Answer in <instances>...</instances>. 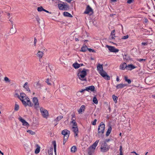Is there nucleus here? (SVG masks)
Listing matches in <instances>:
<instances>
[{"label":"nucleus","mask_w":155,"mask_h":155,"mask_svg":"<svg viewBox=\"0 0 155 155\" xmlns=\"http://www.w3.org/2000/svg\"><path fill=\"white\" fill-rule=\"evenodd\" d=\"M145 59H138V61H145Z\"/></svg>","instance_id":"obj_51"},{"label":"nucleus","mask_w":155,"mask_h":155,"mask_svg":"<svg viewBox=\"0 0 155 155\" xmlns=\"http://www.w3.org/2000/svg\"><path fill=\"white\" fill-rule=\"evenodd\" d=\"M44 12H47V13H50V14H51V12H49V11H47V10H45V9H44Z\"/></svg>","instance_id":"obj_53"},{"label":"nucleus","mask_w":155,"mask_h":155,"mask_svg":"<svg viewBox=\"0 0 155 155\" xmlns=\"http://www.w3.org/2000/svg\"><path fill=\"white\" fill-rule=\"evenodd\" d=\"M4 81L6 82H10V80L7 77H5L4 78Z\"/></svg>","instance_id":"obj_42"},{"label":"nucleus","mask_w":155,"mask_h":155,"mask_svg":"<svg viewBox=\"0 0 155 155\" xmlns=\"http://www.w3.org/2000/svg\"><path fill=\"white\" fill-rule=\"evenodd\" d=\"M99 142V140H96L91 146H90L89 147L95 150V148L98 145Z\"/></svg>","instance_id":"obj_15"},{"label":"nucleus","mask_w":155,"mask_h":155,"mask_svg":"<svg viewBox=\"0 0 155 155\" xmlns=\"http://www.w3.org/2000/svg\"><path fill=\"white\" fill-rule=\"evenodd\" d=\"M129 37V36L127 35L125 36H124L122 37L121 38L122 39H126L127 38H128Z\"/></svg>","instance_id":"obj_43"},{"label":"nucleus","mask_w":155,"mask_h":155,"mask_svg":"<svg viewBox=\"0 0 155 155\" xmlns=\"http://www.w3.org/2000/svg\"><path fill=\"white\" fill-rule=\"evenodd\" d=\"M75 40L76 41H79L78 39V38H75Z\"/></svg>","instance_id":"obj_64"},{"label":"nucleus","mask_w":155,"mask_h":155,"mask_svg":"<svg viewBox=\"0 0 155 155\" xmlns=\"http://www.w3.org/2000/svg\"><path fill=\"white\" fill-rule=\"evenodd\" d=\"M89 51H90V52H95V51L93 50V49H89Z\"/></svg>","instance_id":"obj_54"},{"label":"nucleus","mask_w":155,"mask_h":155,"mask_svg":"<svg viewBox=\"0 0 155 155\" xmlns=\"http://www.w3.org/2000/svg\"><path fill=\"white\" fill-rule=\"evenodd\" d=\"M93 101L95 104H98V101L96 97H94Z\"/></svg>","instance_id":"obj_35"},{"label":"nucleus","mask_w":155,"mask_h":155,"mask_svg":"<svg viewBox=\"0 0 155 155\" xmlns=\"http://www.w3.org/2000/svg\"><path fill=\"white\" fill-rule=\"evenodd\" d=\"M116 81L118 82L119 81V78L118 76H117V78H116Z\"/></svg>","instance_id":"obj_58"},{"label":"nucleus","mask_w":155,"mask_h":155,"mask_svg":"<svg viewBox=\"0 0 155 155\" xmlns=\"http://www.w3.org/2000/svg\"><path fill=\"white\" fill-rule=\"evenodd\" d=\"M15 96L18 98L24 106H28L30 107L32 106V104L30 101L29 98L24 93H21L20 95L18 94H16Z\"/></svg>","instance_id":"obj_1"},{"label":"nucleus","mask_w":155,"mask_h":155,"mask_svg":"<svg viewBox=\"0 0 155 155\" xmlns=\"http://www.w3.org/2000/svg\"><path fill=\"white\" fill-rule=\"evenodd\" d=\"M145 22L146 23H147L148 22V20L147 19H145Z\"/></svg>","instance_id":"obj_60"},{"label":"nucleus","mask_w":155,"mask_h":155,"mask_svg":"<svg viewBox=\"0 0 155 155\" xmlns=\"http://www.w3.org/2000/svg\"><path fill=\"white\" fill-rule=\"evenodd\" d=\"M27 132L28 133H29V134H30L31 135H35V132H34V131H33L32 130H27Z\"/></svg>","instance_id":"obj_38"},{"label":"nucleus","mask_w":155,"mask_h":155,"mask_svg":"<svg viewBox=\"0 0 155 155\" xmlns=\"http://www.w3.org/2000/svg\"><path fill=\"white\" fill-rule=\"evenodd\" d=\"M23 87L26 91L29 92H30V90L29 88L28 83L27 82H26L25 83V84H24Z\"/></svg>","instance_id":"obj_22"},{"label":"nucleus","mask_w":155,"mask_h":155,"mask_svg":"<svg viewBox=\"0 0 155 155\" xmlns=\"http://www.w3.org/2000/svg\"><path fill=\"white\" fill-rule=\"evenodd\" d=\"M40 112L43 117L45 118H47L48 115V111L43 107L40 108Z\"/></svg>","instance_id":"obj_8"},{"label":"nucleus","mask_w":155,"mask_h":155,"mask_svg":"<svg viewBox=\"0 0 155 155\" xmlns=\"http://www.w3.org/2000/svg\"><path fill=\"white\" fill-rule=\"evenodd\" d=\"M10 32L12 33H15L16 32L15 29L12 28L10 30Z\"/></svg>","instance_id":"obj_44"},{"label":"nucleus","mask_w":155,"mask_h":155,"mask_svg":"<svg viewBox=\"0 0 155 155\" xmlns=\"http://www.w3.org/2000/svg\"><path fill=\"white\" fill-rule=\"evenodd\" d=\"M117 0H111V1L113 2H116Z\"/></svg>","instance_id":"obj_63"},{"label":"nucleus","mask_w":155,"mask_h":155,"mask_svg":"<svg viewBox=\"0 0 155 155\" xmlns=\"http://www.w3.org/2000/svg\"><path fill=\"white\" fill-rule=\"evenodd\" d=\"M67 140H64H64L63 143V144H64L65 143V142H66Z\"/></svg>","instance_id":"obj_59"},{"label":"nucleus","mask_w":155,"mask_h":155,"mask_svg":"<svg viewBox=\"0 0 155 155\" xmlns=\"http://www.w3.org/2000/svg\"><path fill=\"white\" fill-rule=\"evenodd\" d=\"M93 13V10L89 5L87 6L85 11L84 12L85 14H88L91 13V14Z\"/></svg>","instance_id":"obj_13"},{"label":"nucleus","mask_w":155,"mask_h":155,"mask_svg":"<svg viewBox=\"0 0 155 155\" xmlns=\"http://www.w3.org/2000/svg\"><path fill=\"white\" fill-rule=\"evenodd\" d=\"M124 79L125 81L127 82L128 84H130L131 83V80L129 79H128L127 76H125L124 77Z\"/></svg>","instance_id":"obj_37"},{"label":"nucleus","mask_w":155,"mask_h":155,"mask_svg":"<svg viewBox=\"0 0 155 155\" xmlns=\"http://www.w3.org/2000/svg\"><path fill=\"white\" fill-rule=\"evenodd\" d=\"M18 119L22 123L23 126L27 127H29V124L24 119L22 118L21 117V116L19 117Z\"/></svg>","instance_id":"obj_11"},{"label":"nucleus","mask_w":155,"mask_h":155,"mask_svg":"<svg viewBox=\"0 0 155 155\" xmlns=\"http://www.w3.org/2000/svg\"><path fill=\"white\" fill-rule=\"evenodd\" d=\"M105 125L103 123V122H101L98 128V133L99 134H102L104 133L105 129Z\"/></svg>","instance_id":"obj_6"},{"label":"nucleus","mask_w":155,"mask_h":155,"mask_svg":"<svg viewBox=\"0 0 155 155\" xmlns=\"http://www.w3.org/2000/svg\"><path fill=\"white\" fill-rule=\"evenodd\" d=\"M0 153H1L2 155H4V153L3 152H2V151L0 150Z\"/></svg>","instance_id":"obj_62"},{"label":"nucleus","mask_w":155,"mask_h":155,"mask_svg":"<svg viewBox=\"0 0 155 155\" xmlns=\"http://www.w3.org/2000/svg\"><path fill=\"white\" fill-rule=\"evenodd\" d=\"M48 153L49 155H53V148L52 147L51 148L48 150Z\"/></svg>","instance_id":"obj_34"},{"label":"nucleus","mask_w":155,"mask_h":155,"mask_svg":"<svg viewBox=\"0 0 155 155\" xmlns=\"http://www.w3.org/2000/svg\"><path fill=\"white\" fill-rule=\"evenodd\" d=\"M115 30H113L111 32L110 35H115Z\"/></svg>","instance_id":"obj_47"},{"label":"nucleus","mask_w":155,"mask_h":155,"mask_svg":"<svg viewBox=\"0 0 155 155\" xmlns=\"http://www.w3.org/2000/svg\"><path fill=\"white\" fill-rule=\"evenodd\" d=\"M54 152H55V155H56V144L55 141L54 142Z\"/></svg>","instance_id":"obj_36"},{"label":"nucleus","mask_w":155,"mask_h":155,"mask_svg":"<svg viewBox=\"0 0 155 155\" xmlns=\"http://www.w3.org/2000/svg\"><path fill=\"white\" fill-rule=\"evenodd\" d=\"M126 86V85L122 84H119L117 85L116 87L117 89L122 88Z\"/></svg>","instance_id":"obj_21"},{"label":"nucleus","mask_w":155,"mask_h":155,"mask_svg":"<svg viewBox=\"0 0 155 155\" xmlns=\"http://www.w3.org/2000/svg\"><path fill=\"white\" fill-rule=\"evenodd\" d=\"M85 110V106L84 105H82L80 107V109L78 110V112L79 114H82Z\"/></svg>","instance_id":"obj_17"},{"label":"nucleus","mask_w":155,"mask_h":155,"mask_svg":"<svg viewBox=\"0 0 155 155\" xmlns=\"http://www.w3.org/2000/svg\"><path fill=\"white\" fill-rule=\"evenodd\" d=\"M77 150V148L76 146H74L72 147L71 148V152L72 153H74Z\"/></svg>","instance_id":"obj_30"},{"label":"nucleus","mask_w":155,"mask_h":155,"mask_svg":"<svg viewBox=\"0 0 155 155\" xmlns=\"http://www.w3.org/2000/svg\"><path fill=\"white\" fill-rule=\"evenodd\" d=\"M112 130V128L111 127H109L106 132V135L107 136H108L110 134Z\"/></svg>","instance_id":"obj_29"},{"label":"nucleus","mask_w":155,"mask_h":155,"mask_svg":"<svg viewBox=\"0 0 155 155\" xmlns=\"http://www.w3.org/2000/svg\"><path fill=\"white\" fill-rule=\"evenodd\" d=\"M73 66L75 68L77 69L80 67V64L75 63L73 64Z\"/></svg>","instance_id":"obj_27"},{"label":"nucleus","mask_w":155,"mask_h":155,"mask_svg":"<svg viewBox=\"0 0 155 155\" xmlns=\"http://www.w3.org/2000/svg\"><path fill=\"white\" fill-rule=\"evenodd\" d=\"M120 153H122V146H120Z\"/></svg>","instance_id":"obj_49"},{"label":"nucleus","mask_w":155,"mask_h":155,"mask_svg":"<svg viewBox=\"0 0 155 155\" xmlns=\"http://www.w3.org/2000/svg\"><path fill=\"white\" fill-rule=\"evenodd\" d=\"M116 36L115 35H110V39L113 40L115 42H117L119 41V39L118 38H116L115 39Z\"/></svg>","instance_id":"obj_20"},{"label":"nucleus","mask_w":155,"mask_h":155,"mask_svg":"<svg viewBox=\"0 0 155 155\" xmlns=\"http://www.w3.org/2000/svg\"><path fill=\"white\" fill-rule=\"evenodd\" d=\"M112 97L114 101L115 102V103H117V100L118 99V97L117 96H115L114 95H113L112 96Z\"/></svg>","instance_id":"obj_32"},{"label":"nucleus","mask_w":155,"mask_h":155,"mask_svg":"<svg viewBox=\"0 0 155 155\" xmlns=\"http://www.w3.org/2000/svg\"><path fill=\"white\" fill-rule=\"evenodd\" d=\"M66 2L68 3H70L72 0H65Z\"/></svg>","instance_id":"obj_55"},{"label":"nucleus","mask_w":155,"mask_h":155,"mask_svg":"<svg viewBox=\"0 0 155 155\" xmlns=\"http://www.w3.org/2000/svg\"><path fill=\"white\" fill-rule=\"evenodd\" d=\"M72 118H73V119H74L75 120V115H72Z\"/></svg>","instance_id":"obj_57"},{"label":"nucleus","mask_w":155,"mask_h":155,"mask_svg":"<svg viewBox=\"0 0 155 155\" xmlns=\"http://www.w3.org/2000/svg\"><path fill=\"white\" fill-rule=\"evenodd\" d=\"M63 15L65 17H72V16L68 12H65L63 13Z\"/></svg>","instance_id":"obj_25"},{"label":"nucleus","mask_w":155,"mask_h":155,"mask_svg":"<svg viewBox=\"0 0 155 155\" xmlns=\"http://www.w3.org/2000/svg\"><path fill=\"white\" fill-rule=\"evenodd\" d=\"M61 133L64 136V140H67L69 137L70 134V131L65 129L62 131Z\"/></svg>","instance_id":"obj_7"},{"label":"nucleus","mask_w":155,"mask_h":155,"mask_svg":"<svg viewBox=\"0 0 155 155\" xmlns=\"http://www.w3.org/2000/svg\"><path fill=\"white\" fill-rule=\"evenodd\" d=\"M10 14L9 13H7V15L9 17H10Z\"/></svg>","instance_id":"obj_61"},{"label":"nucleus","mask_w":155,"mask_h":155,"mask_svg":"<svg viewBox=\"0 0 155 155\" xmlns=\"http://www.w3.org/2000/svg\"><path fill=\"white\" fill-rule=\"evenodd\" d=\"M44 9L43 8V7L41 6L40 7H38L37 8V10L38 12H41L42 11H44Z\"/></svg>","instance_id":"obj_40"},{"label":"nucleus","mask_w":155,"mask_h":155,"mask_svg":"<svg viewBox=\"0 0 155 155\" xmlns=\"http://www.w3.org/2000/svg\"><path fill=\"white\" fill-rule=\"evenodd\" d=\"M97 122V120L96 119H94L93 122H92V124L94 125H95L96 124V123Z\"/></svg>","instance_id":"obj_48"},{"label":"nucleus","mask_w":155,"mask_h":155,"mask_svg":"<svg viewBox=\"0 0 155 155\" xmlns=\"http://www.w3.org/2000/svg\"><path fill=\"white\" fill-rule=\"evenodd\" d=\"M46 82L48 85H51V83L53 84H54L53 81L51 80V78L50 79H49V78L47 79L46 80Z\"/></svg>","instance_id":"obj_23"},{"label":"nucleus","mask_w":155,"mask_h":155,"mask_svg":"<svg viewBox=\"0 0 155 155\" xmlns=\"http://www.w3.org/2000/svg\"><path fill=\"white\" fill-rule=\"evenodd\" d=\"M63 117L62 116H59L57 118V120L58 121H59Z\"/></svg>","instance_id":"obj_45"},{"label":"nucleus","mask_w":155,"mask_h":155,"mask_svg":"<svg viewBox=\"0 0 155 155\" xmlns=\"http://www.w3.org/2000/svg\"><path fill=\"white\" fill-rule=\"evenodd\" d=\"M127 65L126 63L124 62L120 64V69L121 70H125V69H127Z\"/></svg>","instance_id":"obj_16"},{"label":"nucleus","mask_w":155,"mask_h":155,"mask_svg":"<svg viewBox=\"0 0 155 155\" xmlns=\"http://www.w3.org/2000/svg\"><path fill=\"white\" fill-rule=\"evenodd\" d=\"M25 148L26 151L27 153H29L30 152L31 150L29 146H27L26 145L25 146Z\"/></svg>","instance_id":"obj_28"},{"label":"nucleus","mask_w":155,"mask_h":155,"mask_svg":"<svg viewBox=\"0 0 155 155\" xmlns=\"http://www.w3.org/2000/svg\"><path fill=\"white\" fill-rule=\"evenodd\" d=\"M35 19H36L38 23L40 24V18L38 16H37L35 17Z\"/></svg>","instance_id":"obj_39"},{"label":"nucleus","mask_w":155,"mask_h":155,"mask_svg":"<svg viewBox=\"0 0 155 155\" xmlns=\"http://www.w3.org/2000/svg\"><path fill=\"white\" fill-rule=\"evenodd\" d=\"M19 109V105L17 104H15V111H17Z\"/></svg>","instance_id":"obj_41"},{"label":"nucleus","mask_w":155,"mask_h":155,"mask_svg":"<svg viewBox=\"0 0 155 155\" xmlns=\"http://www.w3.org/2000/svg\"><path fill=\"white\" fill-rule=\"evenodd\" d=\"M95 87L93 85H91V86H89L85 87V89L84 90L87 91H88L89 92L90 91H94Z\"/></svg>","instance_id":"obj_14"},{"label":"nucleus","mask_w":155,"mask_h":155,"mask_svg":"<svg viewBox=\"0 0 155 155\" xmlns=\"http://www.w3.org/2000/svg\"><path fill=\"white\" fill-rule=\"evenodd\" d=\"M71 123L73 124L72 126H77V124L75 120L73 118L71 119Z\"/></svg>","instance_id":"obj_33"},{"label":"nucleus","mask_w":155,"mask_h":155,"mask_svg":"<svg viewBox=\"0 0 155 155\" xmlns=\"http://www.w3.org/2000/svg\"><path fill=\"white\" fill-rule=\"evenodd\" d=\"M147 45H148V43L147 42H142L141 43V45L143 46V48H144V46Z\"/></svg>","instance_id":"obj_46"},{"label":"nucleus","mask_w":155,"mask_h":155,"mask_svg":"<svg viewBox=\"0 0 155 155\" xmlns=\"http://www.w3.org/2000/svg\"><path fill=\"white\" fill-rule=\"evenodd\" d=\"M109 148L107 144L105 142L102 143L101 145V151L102 152H106L109 150Z\"/></svg>","instance_id":"obj_5"},{"label":"nucleus","mask_w":155,"mask_h":155,"mask_svg":"<svg viewBox=\"0 0 155 155\" xmlns=\"http://www.w3.org/2000/svg\"><path fill=\"white\" fill-rule=\"evenodd\" d=\"M32 102L35 108L37 109L39 107L38 100L37 97H33L32 99Z\"/></svg>","instance_id":"obj_10"},{"label":"nucleus","mask_w":155,"mask_h":155,"mask_svg":"<svg viewBox=\"0 0 155 155\" xmlns=\"http://www.w3.org/2000/svg\"><path fill=\"white\" fill-rule=\"evenodd\" d=\"M106 47H107L109 50L111 52L117 53L119 51V50L116 48L114 47L110 46L108 45H106Z\"/></svg>","instance_id":"obj_9"},{"label":"nucleus","mask_w":155,"mask_h":155,"mask_svg":"<svg viewBox=\"0 0 155 155\" xmlns=\"http://www.w3.org/2000/svg\"><path fill=\"white\" fill-rule=\"evenodd\" d=\"M36 146L37 148L35 150V153L36 154H38L40 152V147L38 144L36 145Z\"/></svg>","instance_id":"obj_26"},{"label":"nucleus","mask_w":155,"mask_h":155,"mask_svg":"<svg viewBox=\"0 0 155 155\" xmlns=\"http://www.w3.org/2000/svg\"><path fill=\"white\" fill-rule=\"evenodd\" d=\"M88 70L84 69L82 70H79L78 74V76L79 78L81 81H85L86 79L85 77L87 75V72L88 71Z\"/></svg>","instance_id":"obj_3"},{"label":"nucleus","mask_w":155,"mask_h":155,"mask_svg":"<svg viewBox=\"0 0 155 155\" xmlns=\"http://www.w3.org/2000/svg\"><path fill=\"white\" fill-rule=\"evenodd\" d=\"M72 131L74 134V137H77L78 135V130L77 126H72L71 129Z\"/></svg>","instance_id":"obj_12"},{"label":"nucleus","mask_w":155,"mask_h":155,"mask_svg":"<svg viewBox=\"0 0 155 155\" xmlns=\"http://www.w3.org/2000/svg\"><path fill=\"white\" fill-rule=\"evenodd\" d=\"M133 1V0H127V2L128 4L131 3Z\"/></svg>","instance_id":"obj_50"},{"label":"nucleus","mask_w":155,"mask_h":155,"mask_svg":"<svg viewBox=\"0 0 155 155\" xmlns=\"http://www.w3.org/2000/svg\"><path fill=\"white\" fill-rule=\"evenodd\" d=\"M97 70L99 73L104 78L107 80H109L110 79V77L108 75L107 73L103 69L102 64H98L97 66Z\"/></svg>","instance_id":"obj_2"},{"label":"nucleus","mask_w":155,"mask_h":155,"mask_svg":"<svg viewBox=\"0 0 155 155\" xmlns=\"http://www.w3.org/2000/svg\"><path fill=\"white\" fill-rule=\"evenodd\" d=\"M88 49V48L86 46H83L81 48V51L83 52H85Z\"/></svg>","instance_id":"obj_31"},{"label":"nucleus","mask_w":155,"mask_h":155,"mask_svg":"<svg viewBox=\"0 0 155 155\" xmlns=\"http://www.w3.org/2000/svg\"><path fill=\"white\" fill-rule=\"evenodd\" d=\"M110 42L113 45H117L114 42H113L110 41Z\"/></svg>","instance_id":"obj_56"},{"label":"nucleus","mask_w":155,"mask_h":155,"mask_svg":"<svg viewBox=\"0 0 155 155\" xmlns=\"http://www.w3.org/2000/svg\"><path fill=\"white\" fill-rule=\"evenodd\" d=\"M36 55L39 59H41L43 57L44 53L43 52L39 51L37 52Z\"/></svg>","instance_id":"obj_18"},{"label":"nucleus","mask_w":155,"mask_h":155,"mask_svg":"<svg viewBox=\"0 0 155 155\" xmlns=\"http://www.w3.org/2000/svg\"><path fill=\"white\" fill-rule=\"evenodd\" d=\"M58 7L59 9L61 10L67 11L69 8L68 5L63 2H61V3L58 4Z\"/></svg>","instance_id":"obj_4"},{"label":"nucleus","mask_w":155,"mask_h":155,"mask_svg":"<svg viewBox=\"0 0 155 155\" xmlns=\"http://www.w3.org/2000/svg\"><path fill=\"white\" fill-rule=\"evenodd\" d=\"M136 67L133 64H130L127 65V69L129 70H131L136 68Z\"/></svg>","instance_id":"obj_19"},{"label":"nucleus","mask_w":155,"mask_h":155,"mask_svg":"<svg viewBox=\"0 0 155 155\" xmlns=\"http://www.w3.org/2000/svg\"><path fill=\"white\" fill-rule=\"evenodd\" d=\"M37 39L35 38L34 39V45L35 46L36 45V44L37 42Z\"/></svg>","instance_id":"obj_52"},{"label":"nucleus","mask_w":155,"mask_h":155,"mask_svg":"<svg viewBox=\"0 0 155 155\" xmlns=\"http://www.w3.org/2000/svg\"><path fill=\"white\" fill-rule=\"evenodd\" d=\"M95 150L89 148L88 150V153L89 155H92L94 153Z\"/></svg>","instance_id":"obj_24"}]
</instances>
